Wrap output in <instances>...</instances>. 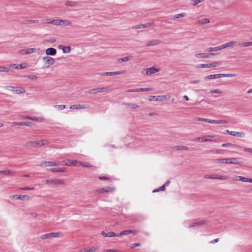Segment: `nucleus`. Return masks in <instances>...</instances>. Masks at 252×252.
<instances>
[{
	"label": "nucleus",
	"mask_w": 252,
	"mask_h": 252,
	"mask_svg": "<svg viewBox=\"0 0 252 252\" xmlns=\"http://www.w3.org/2000/svg\"><path fill=\"white\" fill-rule=\"evenodd\" d=\"M40 142V144H39V146H44L48 143L47 141L44 140H41Z\"/></svg>",
	"instance_id": "0e129e2a"
},
{
	"label": "nucleus",
	"mask_w": 252,
	"mask_h": 252,
	"mask_svg": "<svg viewBox=\"0 0 252 252\" xmlns=\"http://www.w3.org/2000/svg\"><path fill=\"white\" fill-rule=\"evenodd\" d=\"M160 43V41L159 40H153L149 41L147 44V46L148 47L158 45Z\"/></svg>",
	"instance_id": "412c9836"
},
{
	"label": "nucleus",
	"mask_w": 252,
	"mask_h": 252,
	"mask_svg": "<svg viewBox=\"0 0 252 252\" xmlns=\"http://www.w3.org/2000/svg\"><path fill=\"white\" fill-rule=\"evenodd\" d=\"M78 162L79 161H77L76 160L71 161L70 160H67V162H66L65 161H63V165H65L67 166L73 165V166H79Z\"/></svg>",
	"instance_id": "9b49d317"
},
{
	"label": "nucleus",
	"mask_w": 252,
	"mask_h": 252,
	"mask_svg": "<svg viewBox=\"0 0 252 252\" xmlns=\"http://www.w3.org/2000/svg\"><path fill=\"white\" fill-rule=\"evenodd\" d=\"M14 92L17 94H23L25 92V90L22 87H16Z\"/></svg>",
	"instance_id": "b1692460"
},
{
	"label": "nucleus",
	"mask_w": 252,
	"mask_h": 252,
	"mask_svg": "<svg viewBox=\"0 0 252 252\" xmlns=\"http://www.w3.org/2000/svg\"><path fill=\"white\" fill-rule=\"evenodd\" d=\"M50 237H60L63 236V235H61V233L58 232H52L49 233Z\"/></svg>",
	"instance_id": "a878e982"
},
{
	"label": "nucleus",
	"mask_w": 252,
	"mask_h": 252,
	"mask_svg": "<svg viewBox=\"0 0 252 252\" xmlns=\"http://www.w3.org/2000/svg\"><path fill=\"white\" fill-rule=\"evenodd\" d=\"M227 122L226 121L218 120H216V124H226Z\"/></svg>",
	"instance_id": "4d7b16f0"
},
{
	"label": "nucleus",
	"mask_w": 252,
	"mask_h": 252,
	"mask_svg": "<svg viewBox=\"0 0 252 252\" xmlns=\"http://www.w3.org/2000/svg\"><path fill=\"white\" fill-rule=\"evenodd\" d=\"M105 192H111L115 190V189L113 187H107L105 188Z\"/></svg>",
	"instance_id": "3c124183"
},
{
	"label": "nucleus",
	"mask_w": 252,
	"mask_h": 252,
	"mask_svg": "<svg viewBox=\"0 0 252 252\" xmlns=\"http://www.w3.org/2000/svg\"><path fill=\"white\" fill-rule=\"evenodd\" d=\"M62 23H63V25H64L65 26H70L72 24L71 21H70L69 20H63Z\"/></svg>",
	"instance_id": "5fc2aeb1"
},
{
	"label": "nucleus",
	"mask_w": 252,
	"mask_h": 252,
	"mask_svg": "<svg viewBox=\"0 0 252 252\" xmlns=\"http://www.w3.org/2000/svg\"><path fill=\"white\" fill-rule=\"evenodd\" d=\"M27 77L31 80H34L37 78V77L35 75H28Z\"/></svg>",
	"instance_id": "338daca9"
},
{
	"label": "nucleus",
	"mask_w": 252,
	"mask_h": 252,
	"mask_svg": "<svg viewBox=\"0 0 252 252\" xmlns=\"http://www.w3.org/2000/svg\"><path fill=\"white\" fill-rule=\"evenodd\" d=\"M98 93H103L108 91V89L106 87L98 88Z\"/></svg>",
	"instance_id": "09e8293b"
},
{
	"label": "nucleus",
	"mask_w": 252,
	"mask_h": 252,
	"mask_svg": "<svg viewBox=\"0 0 252 252\" xmlns=\"http://www.w3.org/2000/svg\"><path fill=\"white\" fill-rule=\"evenodd\" d=\"M65 105H56L55 106V107L57 108L59 110H62L65 108Z\"/></svg>",
	"instance_id": "49530a36"
},
{
	"label": "nucleus",
	"mask_w": 252,
	"mask_h": 252,
	"mask_svg": "<svg viewBox=\"0 0 252 252\" xmlns=\"http://www.w3.org/2000/svg\"><path fill=\"white\" fill-rule=\"evenodd\" d=\"M60 165V162H55L53 161H43L42 162L40 166H57Z\"/></svg>",
	"instance_id": "423d86ee"
},
{
	"label": "nucleus",
	"mask_w": 252,
	"mask_h": 252,
	"mask_svg": "<svg viewBox=\"0 0 252 252\" xmlns=\"http://www.w3.org/2000/svg\"><path fill=\"white\" fill-rule=\"evenodd\" d=\"M90 107L88 104H76L71 105L70 108L71 109H88Z\"/></svg>",
	"instance_id": "39448f33"
},
{
	"label": "nucleus",
	"mask_w": 252,
	"mask_h": 252,
	"mask_svg": "<svg viewBox=\"0 0 252 252\" xmlns=\"http://www.w3.org/2000/svg\"><path fill=\"white\" fill-rule=\"evenodd\" d=\"M239 47H245L250 46V42H244L239 44Z\"/></svg>",
	"instance_id": "8fccbe9b"
},
{
	"label": "nucleus",
	"mask_w": 252,
	"mask_h": 252,
	"mask_svg": "<svg viewBox=\"0 0 252 252\" xmlns=\"http://www.w3.org/2000/svg\"><path fill=\"white\" fill-rule=\"evenodd\" d=\"M49 171L51 172H65L66 171V169L65 168H51L49 170Z\"/></svg>",
	"instance_id": "6ab92c4d"
},
{
	"label": "nucleus",
	"mask_w": 252,
	"mask_h": 252,
	"mask_svg": "<svg viewBox=\"0 0 252 252\" xmlns=\"http://www.w3.org/2000/svg\"><path fill=\"white\" fill-rule=\"evenodd\" d=\"M236 74H212L210 75L206 76L205 77V79H217L221 77H235Z\"/></svg>",
	"instance_id": "f257e3e1"
},
{
	"label": "nucleus",
	"mask_w": 252,
	"mask_h": 252,
	"mask_svg": "<svg viewBox=\"0 0 252 252\" xmlns=\"http://www.w3.org/2000/svg\"><path fill=\"white\" fill-rule=\"evenodd\" d=\"M207 223V221L206 220H202V221H197V222H192V223H191L189 224V228H191V227H195L197 225H203V224H205Z\"/></svg>",
	"instance_id": "9d476101"
},
{
	"label": "nucleus",
	"mask_w": 252,
	"mask_h": 252,
	"mask_svg": "<svg viewBox=\"0 0 252 252\" xmlns=\"http://www.w3.org/2000/svg\"><path fill=\"white\" fill-rule=\"evenodd\" d=\"M220 50H221V48L220 47V46H219L213 47V48H212V47L209 48L207 49V51L211 52L217 51H219Z\"/></svg>",
	"instance_id": "c85d7f7f"
},
{
	"label": "nucleus",
	"mask_w": 252,
	"mask_h": 252,
	"mask_svg": "<svg viewBox=\"0 0 252 252\" xmlns=\"http://www.w3.org/2000/svg\"><path fill=\"white\" fill-rule=\"evenodd\" d=\"M12 66H14L15 68L17 69H24L26 68L27 66V63H22L20 64H12Z\"/></svg>",
	"instance_id": "f3484780"
},
{
	"label": "nucleus",
	"mask_w": 252,
	"mask_h": 252,
	"mask_svg": "<svg viewBox=\"0 0 252 252\" xmlns=\"http://www.w3.org/2000/svg\"><path fill=\"white\" fill-rule=\"evenodd\" d=\"M127 92L134 93L140 92V89H131L127 91Z\"/></svg>",
	"instance_id": "052dcab7"
},
{
	"label": "nucleus",
	"mask_w": 252,
	"mask_h": 252,
	"mask_svg": "<svg viewBox=\"0 0 252 252\" xmlns=\"http://www.w3.org/2000/svg\"><path fill=\"white\" fill-rule=\"evenodd\" d=\"M204 178L205 179H214L213 174V175H204Z\"/></svg>",
	"instance_id": "69168bd1"
},
{
	"label": "nucleus",
	"mask_w": 252,
	"mask_h": 252,
	"mask_svg": "<svg viewBox=\"0 0 252 252\" xmlns=\"http://www.w3.org/2000/svg\"><path fill=\"white\" fill-rule=\"evenodd\" d=\"M13 197L17 200H28L30 198V197L27 195H15Z\"/></svg>",
	"instance_id": "1a4fd4ad"
},
{
	"label": "nucleus",
	"mask_w": 252,
	"mask_h": 252,
	"mask_svg": "<svg viewBox=\"0 0 252 252\" xmlns=\"http://www.w3.org/2000/svg\"><path fill=\"white\" fill-rule=\"evenodd\" d=\"M101 76H111L113 75V72H106L100 74Z\"/></svg>",
	"instance_id": "603ef678"
},
{
	"label": "nucleus",
	"mask_w": 252,
	"mask_h": 252,
	"mask_svg": "<svg viewBox=\"0 0 252 252\" xmlns=\"http://www.w3.org/2000/svg\"><path fill=\"white\" fill-rule=\"evenodd\" d=\"M63 22V20L61 19H55L52 20L51 23L55 25H61Z\"/></svg>",
	"instance_id": "c756f323"
},
{
	"label": "nucleus",
	"mask_w": 252,
	"mask_h": 252,
	"mask_svg": "<svg viewBox=\"0 0 252 252\" xmlns=\"http://www.w3.org/2000/svg\"><path fill=\"white\" fill-rule=\"evenodd\" d=\"M38 22V20H27L21 21V23L22 24L24 25H29L31 24L37 23Z\"/></svg>",
	"instance_id": "aec40b11"
},
{
	"label": "nucleus",
	"mask_w": 252,
	"mask_h": 252,
	"mask_svg": "<svg viewBox=\"0 0 252 252\" xmlns=\"http://www.w3.org/2000/svg\"><path fill=\"white\" fill-rule=\"evenodd\" d=\"M97 250V249L95 247H92L90 249H83L81 250L82 252H94Z\"/></svg>",
	"instance_id": "cd10ccee"
},
{
	"label": "nucleus",
	"mask_w": 252,
	"mask_h": 252,
	"mask_svg": "<svg viewBox=\"0 0 252 252\" xmlns=\"http://www.w3.org/2000/svg\"><path fill=\"white\" fill-rule=\"evenodd\" d=\"M65 5L66 6H76L77 5V2L71 1H67Z\"/></svg>",
	"instance_id": "ea45409f"
},
{
	"label": "nucleus",
	"mask_w": 252,
	"mask_h": 252,
	"mask_svg": "<svg viewBox=\"0 0 252 252\" xmlns=\"http://www.w3.org/2000/svg\"><path fill=\"white\" fill-rule=\"evenodd\" d=\"M16 88V87H15L7 86V87H6V89L8 90L9 91H12V92H14Z\"/></svg>",
	"instance_id": "bf43d9fd"
},
{
	"label": "nucleus",
	"mask_w": 252,
	"mask_h": 252,
	"mask_svg": "<svg viewBox=\"0 0 252 252\" xmlns=\"http://www.w3.org/2000/svg\"><path fill=\"white\" fill-rule=\"evenodd\" d=\"M140 92H148V91H151L153 90L152 88H140Z\"/></svg>",
	"instance_id": "13d9d810"
},
{
	"label": "nucleus",
	"mask_w": 252,
	"mask_h": 252,
	"mask_svg": "<svg viewBox=\"0 0 252 252\" xmlns=\"http://www.w3.org/2000/svg\"><path fill=\"white\" fill-rule=\"evenodd\" d=\"M210 93L211 94L216 93V94H221L222 93V92L219 89H216V90H211Z\"/></svg>",
	"instance_id": "864d4df0"
},
{
	"label": "nucleus",
	"mask_w": 252,
	"mask_h": 252,
	"mask_svg": "<svg viewBox=\"0 0 252 252\" xmlns=\"http://www.w3.org/2000/svg\"><path fill=\"white\" fill-rule=\"evenodd\" d=\"M79 166H83L84 167H93L92 165H91L88 162H82L81 161L78 162Z\"/></svg>",
	"instance_id": "f704fd0d"
},
{
	"label": "nucleus",
	"mask_w": 252,
	"mask_h": 252,
	"mask_svg": "<svg viewBox=\"0 0 252 252\" xmlns=\"http://www.w3.org/2000/svg\"><path fill=\"white\" fill-rule=\"evenodd\" d=\"M14 173H15L14 172H13L11 170H0V174H5V175H10V174H14Z\"/></svg>",
	"instance_id": "473e14b6"
},
{
	"label": "nucleus",
	"mask_w": 252,
	"mask_h": 252,
	"mask_svg": "<svg viewBox=\"0 0 252 252\" xmlns=\"http://www.w3.org/2000/svg\"><path fill=\"white\" fill-rule=\"evenodd\" d=\"M46 184H54V185H64V182L61 179H50L44 181Z\"/></svg>",
	"instance_id": "f03ea898"
},
{
	"label": "nucleus",
	"mask_w": 252,
	"mask_h": 252,
	"mask_svg": "<svg viewBox=\"0 0 252 252\" xmlns=\"http://www.w3.org/2000/svg\"><path fill=\"white\" fill-rule=\"evenodd\" d=\"M102 252H117V250L115 249L104 250Z\"/></svg>",
	"instance_id": "680f3d73"
},
{
	"label": "nucleus",
	"mask_w": 252,
	"mask_h": 252,
	"mask_svg": "<svg viewBox=\"0 0 252 252\" xmlns=\"http://www.w3.org/2000/svg\"><path fill=\"white\" fill-rule=\"evenodd\" d=\"M186 16V14L185 13H182L181 14H178L176 15H175L174 16V19H178L181 17H184Z\"/></svg>",
	"instance_id": "79ce46f5"
},
{
	"label": "nucleus",
	"mask_w": 252,
	"mask_h": 252,
	"mask_svg": "<svg viewBox=\"0 0 252 252\" xmlns=\"http://www.w3.org/2000/svg\"><path fill=\"white\" fill-rule=\"evenodd\" d=\"M43 60L45 61V63L47 65L48 67L53 64L55 62L54 58L49 56L43 57Z\"/></svg>",
	"instance_id": "20e7f679"
},
{
	"label": "nucleus",
	"mask_w": 252,
	"mask_h": 252,
	"mask_svg": "<svg viewBox=\"0 0 252 252\" xmlns=\"http://www.w3.org/2000/svg\"><path fill=\"white\" fill-rule=\"evenodd\" d=\"M197 23L199 24H204L210 23V20L209 19L205 18L201 19L198 21Z\"/></svg>",
	"instance_id": "c9c22d12"
},
{
	"label": "nucleus",
	"mask_w": 252,
	"mask_h": 252,
	"mask_svg": "<svg viewBox=\"0 0 252 252\" xmlns=\"http://www.w3.org/2000/svg\"><path fill=\"white\" fill-rule=\"evenodd\" d=\"M70 51L71 47L70 46H63V51L64 53H69Z\"/></svg>",
	"instance_id": "58836bf2"
},
{
	"label": "nucleus",
	"mask_w": 252,
	"mask_h": 252,
	"mask_svg": "<svg viewBox=\"0 0 252 252\" xmlns=\"http://www.w3.org/2000/svg\"><path fill=\"white\" fill-rule=\"evenodd\" d=\"M13 125H14L15 126H32V123L29 122H14L13 123Z\"/></svg>",
	"instance_id": "f8f14e48"
},
{
	"label": "nucleus",
	"mask_w": 252,
	"mask_h": 252,
	"mask_svg": "<svg viewBox=\"0 0 252 252\" xmlns=\"http://www.w3.org/2000/svg\"><path fill=\"white\" fill-rule=\"evenodd\" d=\"M10 70V68H8L5 66H0V72H8Z\"/></svg>",
	"instance_id": "a19ab883"
},
{
	"label": "nucleus",
	"mask_w": 252,
	"mask_h": 252,
	"mask_svg": "<svg viewBox=\"0 0 252 252\" xmlns=\"http://www.w3.org/2000/svg\"><path fill=\"white\" fill-rule=\"evenodd\" d=\"M45 53L47 55L54 56L56 55L57 50L54 48H49L46 50Z\"/></svg>",
	"instance_id": "4468645a"
},
{
	"label": "nucleus",
	"mask_w": 252,
	"mask_h": 252,
	"mask_svg": "<svg viewBox=\"0 0 252 252\" xmlns=\"http://www.w3.org/2000/svg\"><path fill=\"white\" fill-rule=\"evenodd\" d=\"M207 140L206 139V138L204 137L196 138L195 139V141H199L200 142H206Z\"/></svg>",
	"instance_id": "de8ad7c7"
},
{
	"label": "nucleus",
	"mask_w": 252,
	"mask_h": 252,
	"mask_svg": "<svg viewBox=\"0 0 252 252\" xmlns=\"http://www.w3.org/2000/svg\"><path fill=\"white\" fill-rule=\"evenodd\" d=\"M218 54V53H196L195 54V57L197 58H209L211 56H215Z\"/></svg>",
	"instance_id": "7ed1b4c3"
},
{
	"label": "nucleus",
	"mask_w": 252,
	"mask_h": 252,
	"mask_svg": "<svg viewBox=\"0 0 252 252\" xmlns=\"http://www.w3.org/2000/svg\"><path fill=\"white\" fill-rule=\"evenodd\" d=\"M153 24V23H148L144 24H141V27H142V28H147L152 26Z\"/></svg>",
	"instance_id": "c03bdc74"
},
{
	"label": "nucleus",
	"mask_w": 252,
	"mask_h": 252,
	"mask_svg": "<svg viewBox=\"0 0 252 252\" xmlns=\"http://www.w3.org/2000/svg\"><path fill=\"white\" fill-rule=\"evenodd\" d=\"M210 63V67H217V66H220L221 65V63L220 62H219V61H217V62H214L212 63Z\"/></svg>",
	"instance_id": "4c0bfd02"
},
{
	"label": "nucleus",
	"mask_w": 252,
	"mask_h": 252,
	"mask_svg": "<svg viewBox=\"0 0 252 252\" xmlns=\"http://www.w3.org/2000/svg\"><path fill=\"white\" fill-rule=\"evenodd\" d=\"M230 135L236 137H243L245 136V133L243 132L231 131H230Z\"/></svg>",
	"instance_id": "ddd939ff"
},
{
	"label": "nucleus",
	"mask_w": 252,
	"mask_h": 252,
	"mask_svg": "<svg viewBox=\"0 0 252 252\" xmlns=\"http://www.w3.org/2000/svg\"><path fill=\"white\" fill-rule=\"evenodd\" d=\"M214 137V136L208 135L207 136V138H206V139L207 140V141H211L213 140V138Z\"/></svg>",
	"instance_id": "e2e57ef3"
},
{
	"label": "nucleus",
	"mask_w": 252,
	"mask_h": 252,
	"mask_svg": "<svg viewBox=\"0 0 252 252\" xmlns=\"http://www.w3.org/2000/svg\"><path fill=\"white\" fill-rule=\"evenodd\" d=\"M36 50L35 48H28L21 49L19 51L20 54L25 55L28 54H31L35 52Z\"/></svg>",
	"instance_id": "0eeeda50"
},
{
	"label": "nucleus",
	"mask_w": 252,
	"mask_h": 252,
	"mask_svg": "<svg viewBox=\"0 0 252 252\" xmlns=\"http://www.w3.org/2000/svg\"><path fill=\"white\" fill-rule=\"evenodd\" d=\"M231 164H240V162L237 160L236 158H231Z\"/></svg>",
	"instance_id": "37998d69"
},
{
	"label": "nucleus",
	"mask_w": 252,
	"mask_h": 252,
	"mask_svg": "<svg viewBox=\"0 0 252 252\" xmlns=\"http://www.w3.org/2000/svg\"><path fill=\"white\" fill-rule=\"evenodd\" d=\"M50 234L49 233H47V234H43V235H42L41 236V239H42V240H45V239H48L49 238H50Z\"/></svg>",
	"instance_id": "6e6d98bb"
},
{
	"label": "nucleus",
	"mask_w": 252,
	"mask_h": 252,
	"mask_svg": "<svg viewBox=\"0 0 252 252\" xmlns=\"http://www.w3.org/2000/svg\"><path fill=\"white\" fill-rule=\"evenodd\" d=\"M248 178L244 177L242 176H238L235 178V181H241L244 182H248Z\"/></svg>",
	"instance_id": "7c9ffc66"
},
{
	"label": "nucleus",
	"mask_w": 252,
	"mask_h": 252,
	"mask_svg": "<svg viewBox=\"0 0 252 252\" xmlns=\"http://www.w3.org/2000/svg\"><path fill=\"white\" fill-rule=\"evenodd\" d=\"M214 179H220L222 180H227L229 178L226 176L220 175L218 174H213Z\"/></svg>",
	"instance_id": "a211bd4d"
},
{
	"label": "nucleus",
	"mask_w": 252,
	"mask_h": 252,
	"mask_svg": "<svg viewBox=\"0 0 252 252\" xmlns=\"http://www.w3.org/2000/svg\"><path fill=\"white\" fill-rule=\"evenodd\" d=\"M161 97H160V95H158V96H151L149 98V100L150 101H161Z\"/></svg>",
	"instance_id": "5701e85b"
},
{
	"label": "nucleus",
	"mask_w": 252,
	"mask_h": 252,
	"mask_svg": "<svg viewBox=\"0 0 252 252\" xmlns=\"http://www.w3.org/2000/svg\"><path fill=\"white\" fill-rule=\"evenodd\" d=\"M131 58H132L131 56L125 57L124 58L118 59L117 62L118 63H121L124 62L128 61L130 60Z\"/></svg>",
	"instance_id": "4be33fe9"
},
{
	"label": "nucleus",
	"mask_w": 252,
	"mask_h": 252,
	"mask_svg": "<svg viewBox=\"0 0 252 252\" xmlns=\"http://www.w3.org/2000/svg\"><path fill=\"white\" fill-rule=\"evenodd\" d=\"M130 234V230H126L122 231L120 233L118 234L117 235V237H121L124 235H126L128 234Z\"/></svg>",
	"instance_id": "393cba45"
},
{
	"label": "nucleus",
	"mask_w": 252,
	"mask_h": 252,
	"mask_svg": "<svg viewBox=\"0 0 252 252\" xmlns=\"http://www.w3.org/2000/svg\"><path fill=\"white\" fill-rule=\"evenodd\" d=\"M234 43H235V42H234V41H231V42H228L225 44L220 45V47H221V49H223L225 48L232 46L234 44Z\"/></svg>",
	"instance_id": "bb28decb"
},
{
	"label": "nucleus",
	"mask_w": 252,
	"mask_h": 252,
	"mask_svg": "<svg viewBox=\"0 0 252 252\" xmlns=\"http://www.w3.org/2000/svg\"><path fill=\"white\" fill-rule=\"evenodd\" d=\"M125 105L126 106L127 108H130L131 109H136L138 107V106L135 104L133 103H126Z\"/></svg>",
	"instance_id": "2f4dec72"
},
{
	"label": "nucleus",
	"mask_w": 252,
	"mask_h": 252,
	"mask_svg": "<svg viewBox=\"0 0 252 252\" xmlns=\"http://www.w3.org/2000/svg\"><path fill=\"white\" fill-rule=\"evenodd\" d=\"M40 144V142L35 141H29L26 143V146L28 147H37Z\"/></svg>",
	"instance_id": "2eb2a0df"
},
{
	"label": "nucleus",
	"mask_w": 252,
	"mask_h": 252,
	"mask_svg": "<svg viewBox=\"0 0 252 252\" xmlns=\"http://www.w3.org/2000/svg\"><path fill=\"white\" fill-rule=\"evenodd\" d=\"M105 188H101L96 190V191L99 193H102L105 192Z\"/></svg>",
	"instance_id": "774afa93"
},
{
	"label": "nucleus",
	"mask_w": 252,
	"mask_h": 252,
	"mask_svg": "<svg viewBox=\"0 0 252 252\" xmlns=\"http://www.w3.org/2000/svg\"><path fill=\"white\" fill-rule=\"evenodd\" d=\"M101 233L104 237H113L114 236H117V235L112 231L109 232L108 233H106L104 231H102Z\"/></svg>",
	"instance_id": "dca6fc26"
},
{
	"label": "nucleus",
	"mask_w": 252,
	"mask_h": 252,
	"mask_svg": "<svg viewBox=\"0 0 252 252\" xmlns=\"http://www.w3.org/2000/svg\"><path fill=\"white\" fill-rule=\"evenodd\" d=\"M210 63H201L198 65L197 67L202 68H210Z\"/></svg>",
	"instance_id": "e433bc0d"
},
{
	"label": "nucleus",
	"mask_w": 252,
	"mask_h": 252,
	"mask_svg": "<svg viewBox=\"0 0 252 252\" xmlns=\"http://www.w3.org/2000/svg\"><path fill=\"white\" fill-rule=\"evenodd\" d=\"M98 93L97 88L92 89L88 91V93L90 94H95Z\"/></svg>",
	"instance_id": "a18cd8bd"
},
{
	"label": "nucleus",
	"mask_w": 252,
	"mask_h": 252,
	"mask_svg": "<svg viewBox=\"0 0 252 252\" xmlns=\"http://www.w3.org/2000/svg\"><path fill=\"white\" fill-rule=\"evenodd\" d=\"M177 150H188V147L184 146H175L174 147Z\"/></svg>",
	"instance_id": "72a5a7b5"
},
{
	"label": "nucleus",
	"mask_w": 252,
	"mask_h": 252,
	"mask_svg": "<svg viewBox=\"0 0 252 252\" xmlns=\"http://www.w3.org/2000/svg\"><path fill=\"white\" fill-rule=\"evenodd\" d=\"M145 70L146 74L150 75L152 74H154L156 72L159 71V69L155 68L154 67H152L148 68H146Z\"/></svg>",
	"instance_id": "6e6552de"
}]
</instances>
